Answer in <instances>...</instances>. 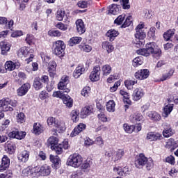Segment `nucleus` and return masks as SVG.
<instances>
[{
	"mask_svg": "<svg viewBox=\"0 0 178 178\" xmlns=\"http://www.w3.org/2000/svg\"><path fill=\"white\" fill-rule=\"evenodd\" d=\"M136 54H138V55H142V56H149V55L152 54L154 56L159 58L162 54V51L159 48H158L156 44L152 42L146 44L145 49H140L137 50Z\"/></svg>",
	"mask_w": 178,
	"mask_h": 178,
	"instance_id": "obj_1",
	"label": "nucleus"
},
{
	"mask_svg": "<svg viewBox=\"0 0 178 178\" xmlns=\"http://www.w3.org/2000/svg\"><path fill=\"white\" fill-rule=\"evenodd\" d=\"M135 166L138 169H143L145 166L147 170H151L154 168V160L147 158L144 154H140L135 159Z\"/></svg>",
	"mask_w": 178,
	"mask_h": 178,
	"instance_id": "obj_2",
	"label": "nucleus"
},
{
	"mask_svg": "<svg viewBox=\"0 0 178 178\" xmlns=\"http://www.w3.org/2000/svg\"><path fill=\"white\" fill-rule=\"evenodd\" d=\"M17 106V101L11 100L9 98H3L0 100V108L3 112H12L13 111V108H16Z\"/></svg>",
	"mask_w": 178,
	"mask_h": 178,
	"instance_id": "obj_3",
	"label": "nucleus"
},
{
	"mask_svg": "<svg viewBox=\"0 0 178 178\" xmlns=\"http://www.w3.org/2000/svg\"><path fill=\"white\" fill-rule=\"evenodd\" d=\"M54 54L59 58H63L65 56V49H66V44L65 42L62 40H57L54 42Z\"/></svg>",
	"mask_w": 178,
	"mask_h": 178,
	"instance_id": "obj_4",
	"label": "nucleus"
},
{
	"mask_svg": "<svg viewBox=\"0 0 178 178\" xmlns=\"http://www.w3.org/2000/svg\"><path fill=\"white\" fill-rule=\"evenodd\" d=\"M82 163L83 157L79 154H71L67 161V165L72 168H79Z\"/></svg>",
	"mask_w": 178,
	"mask_h": 178,
	"instance_id": "obj_5",
	"label": "nucleus"
},
{
	"mask_svg": "<svg viewBox=\"0 0 178 178\" xmlns=\"http://www.w3.org/2000/svg\"><path fill=\"white\" fill-rule=\"evenodd\" d=\"M33 52H34V50L24 47L18 50L17 55L19 58H27V56H29L28 60L29 62H31L33 60V58H34V54H33Z\"/></svg>",
	"mask_w": 178,
	"mask_h": 178,
	"instance_id": "obj_6",
	"label": "nucleus"
},
{
	"mask_svg": "<svg viewBox=\"0 0 178 178\" xmlns=\"http://www.w3.org/2000/svg\"><path fill=\"white\" fill-rule=\"evenodd\" d=\"M22 176L23 177H31V178H38L37 175V167H27L22 170Z\"/></svg>",
	"mask_w": 178,
	"mask_h": 178,
	"instance_id": "obj_7",
	"label": "nucleus"
},
{
	"mask_svg": "<svg viewBox=\"0 0 178 178\" xmlns=\"http://www.w3.org/2000/svg\"><path fill=\"white\" fill-rule=\"evenodd\" d=\"M36 170L38 177H40V176H49L51 175V167L47 164L42 165L40 168L36 166Z\"/></svg>",
	"mask_w": 178,
	"mask_h": 178,
	"instance_id": "obj_8",
	"label": "nucleus"
},
{
	"mask_svg": "<svg viewBox=\"0 0 178 178\" xmlns=\"http://www.w3.org/2000/svg\"><path fill=\"white\" fill-rule=\"evenodd\" d=\"M136 31L135 38L136 40H144V38L147 37L145 31H144V24H139L136 27Z\"/></svg>",
	"mask_w": 178,
	"mask_h": 178,
	"instance_id": "obj_9",
	"label": "nucleus"
},
{
	"mask_svg": "<svg viewBox=\"0 0 178 178\" xmlns=\"http://www.w3.org/2000/svg\"><path fill=\"white\" fill-rule=\"evenodd\" d=\"M145 95V92L144 91V89H143L141 87L136 88L134 89L132 97L134 101L138 102L144 97Z\"/></svg>",
	"mask_w": 178,
	"mask_h": 178,
	"instance_id": "obj_10",
	"label": "nucleus"
},
{
	"mask_svg": "<svg viewBox=\"0 0 178 178\" xmlns=\"http://www.w3.org/2000/svg\"><path fill=\"white\" fill-rule=\"evenodd\" d=\"M99 76H101V67L96 66L90 74V79L91 81H98L99 80Z\"/></svg>",
	"mask_w": 178,
	"mask_h": 178,
	"instance_id": "obj_11",
	"label": "nucleus"
},
{
	"mask_svg": "<svg viewBox=\"0 0 178 178\" xmlns=\"http://www.w3.org/2000/svg\"><path fill=\"white\" fill-rule=\"evenodd\" d=\"M163 128L164 129L163 131V136L165 138H169V137H172L173 134H175V132L173 130H172V127H170V124L164 122L163 124Z\"/></svg>",
	"mask_w": 178,
	"mask_h": 178,
	"instance_id": "obj_12",
	"label": "nucleus"
},
{
	"mask_svg": "<svg viewBox=\"0 0 178 178\" xmlns=\"http://www.w3.org/2000/svg\"><path fill=\"white\" fill-rule=\"evenodd\" d=\"M134 76L138 80H145L149 76V70L147 69L139 70L135 73Z\"/></svg>",
	"mask_w": 178,
	"mask_h": 178,
	"instance_id": "obj_13",
	"label": "nucleus"
},
{
	"mask_svg": "<svg viewBox=\"0 0 178 178\" xmlns=\"http://www.w3.org/2000/svg\"><path fill=\"white\" fill-rule=\"evenodd\" d=\"M10 138H16L17 140H23L26 137V132L19 131L15 129L8 134Z\"/></svg>",
	"mask_w": 178,
	"mask_h": 178,
	"instance_id": "obj_14",
	"label": "nucleus"
},
{
	"mask_svg": "<svg viewBox=\"0 0 178 178\" xmlns=\"http://www.w3.org/2000/svg\"><path fill=\"white\" fill-rule=\"evenodd\" d=\"M31 86L30 83H26L23 84L17 90V94L18 97H23L29 92V90H30Z\"/></svg>",
	"mask_w": 178,
	"mask_h": 178,
	"instance_id": "obj_15",
	"label": "nucleus"
},
{
	"mask_svg": "<svg viewBox=\"0 0 178 178\" xmlns=\"http://www.w3.org/2000/svg\"><path fill=\"white\" fill-rule=\"evenodd\" d=\"M147 140L149 141H159L162 137V134L158 133V132H149L147 134L146 137Z\"/></svg>",
	"mask_w": 178,
	"mask_h": 178,
	"instance_id": "obj_16",
	"label": "nucleus"
},
{
	"mask_svg": "<svg viewBox=\"0 0 178 178\" xmlns=\"http://www.w3.org/2000/svg\"><path fill=\"white\" fill-rule=\"evenodd\" d=\"M56 62L51 60L49 63L48 72L50 77H55L56 76Z\"/></svg>",
	"mask_w": 178,
	"mask_h": 178,
	"instance_id": "obj_17",
	"label": "nucleus"
},
{
	"mask_svg": "<svg viewBox=\"0 0 178 178\" xmlns=\"http://www.w3.org/2000/svg\"><path fill=\"white\" fill-rule=\"evenodd\" d=\"M165 147L168 149H170L171 152L175 151L178 147V140H175L173 138L168 139L166 142Z\"/></svg>",
	"mask_w": 178,
	"mask_h": 178,
	"instance_id": "obj_18",
	"label": "nucleus"
},
{
	"mask_svg": "<svg viewBox=\"0 0 178 178\" xmlns=\"http://www.w3.org/2000/svg\"><path fill=\"white\" fill-rule=\"evenodd\" d=\"M86 124H83V123H80L79 124H78L72 131L70 136L71 137H76V136H77V134H80V133H81V131H83L84 130H86Z\"/></svg>",
	"mask_w": 178,
	"mask_h": 178,
	"instance_id": "obj_19",
	"label": "nucleus"
},
{
	"mask_svg": "<svg viewBox=\"0 0 178 178\" xmlns=\"http://www.w3.org/2000/svg\"><path fill=\"white\" fill-rule=\"evenodd\" d=\"M10 165V159H9V157L8 156L4 155L1 160V163L0 165V170L1 172H3V170H6L8 168H9V165Z\"/></svg>",
	"mask_w": 178,
	"mask_h": 178,
	"instance_id": "obj_20",
	"label": "nucleus"
},
{
	"mask_svg": "<svg viewBox=\"0 0 178 178\" xmlns=\"http://www.w3.org/2000/svg\"><path fill=\"white\" fill-rule=\"evenodd\" d=\"M76 31L79 34H84L86 33V25L82 19H78L75 22Z\"/></svg>",
	"mask_w": 178,
	"mask_h": 178,
	"instance_id": "obj_21",
	"label": "nucleus"
},
{
	"mask_svg": "<svg viewBox=\"0 0 178 178\" xmlns=\"http://www.w3.org/2000/svg\"><path fill=\"white\" fill-rule=\"evenodd\" d=\"M5 67L6 70L11 72L12 70H15V69H19L20 67V63L7 61L5 64Z\"/></svg>",
	"mask_w": 178,
	"mask_h": 178,
	"instance_id": "obj_22",
	"label": "nucleus"
},
{
	"mask_svg": "<svg viewBox=\"0 0 178 178\" xmlns=\"http://www.w3.org/2000/svg\"><path fill=\"white\" fill-rule=\"evenodd\" d=\"M147 116H148L152 122H159V120L162 119L161 114L156 111H149L147 113Z\"/></svg>",
	"mask_w": 178,
	"mask_h": 178,
	"instance_id": "obj_23",
	"label": "nucleus"
},
{
	"mask_svg": "<svg viewBox=\"0 0 178 178\" xmlns=\"http://www.w3.org/2000/svg\"><path fill=\"white\" fill-rule=\"evenodd\" d=\"M49 159L50 161L53 163L52 167L54 169H58L59 166H60V159L59 156L51 154Z\"/></svg>",
	"mask_w": 178,
	"mask_h": 178,
	"instance_id": "obj_24",
	"label": "nucleus"
},
{
	"mask_svg": "<svg viewBox=\"0 0 178 178\" xmlns=\"http://www.w3.org/2000/svg\"><path fill=\"white\" fill-rule=\"evenodd\" d=\"M5 151L8 152L10 155L12 154H15V151H16V145L12 142H7L5 144Z\"/></svg>",
	"mask_w": 178,
	"mask_h": 178,
	"instance_id": "obj_25",
	"label": "nucleus"
},
{
	"mask_svg": "<svg viewBox=\"0 0 178 178\" xmlns=\"http://www.w3.org/2000/svg\"><path fill=\"white\" fill-rule=\"evenodd\" d=\"M33 134L36 136H40L41 133L44 132V126L41 125V124L36 122L33 124Z\"/></svg>",
	"mask_w": 178,
	"mask_h": 178,
	"instance_id": "obj_26",
	"label": "nucleus"
},
{
	"mask_svg": "<svg viewBox=\"0 0 178 178\" xmlns=\"http://www.w3.org/2000/svg\"><path fill=\"white\" fill-rule=\"evenodd\" d=\"M102 49H104V51H106L108 54L113 52V49H115L113 44L108 41L103 42L102 44Z\"/></svg>",
	"mask_w": 178,
	"mask_h": 178,
	"instance_id": "obj_27",
	"label": "nucleus"
},
{
	"mask_svg": "<svg viewBox=\"0 0 178 178\" xmlns=\"http://www.w3.org/2000/svg\"><path fill=\"white\" fill-rule=\"evenodd\" d=\"M173 74H175V69L171 68L167 72L162 74L161 77L160 78V81H166V80H169V79H171Z\"/></svg>",
	"mask_w": 178,
	"mask_h": 178,
	"instance_id": "obj_28",
	"label": "nucleus"
},
{
	"mask_svg": "<svg viewBox=\"0 0 178 178\" xmlns=\"http://www.w3.org/2000/svg\"><path fill=\"white\" fill-rule=\"evenodd\" d=\"M0 48L1 49V54L6 55L10 50V44L8 42H0Z\"/></svg>",
	"mask_w": 178,
	"mask_h": 178,
	"instance_id": "obj_29",
	"label": "nucleus"
},
{
	"mask_svg": "<svg viewBox=\"0 0 178 178\" xmlns=\"http://www.w3.org/2000/svg\"><path fill=\"white\" fill-rule=\"evenodd\" d=\"M124 155V151L122 149H120L117 152H114V154L112 156V160L114 161V162L120 161V159L123 158Z\"/></svg>",
	"mask_w": 178,
	"mask_h": 178,
	"instance_id": "obj_30",
	"label": "nucleus"
},
{
	"mask_svg": "<svg viewBox=\"0 0 178 178\" xmlns=\"http://www.w3.org/2000/svg\"><path fill=\"white\" fill-rule=\"evenodd\" d=\"M175 104H168L165 105L163 108V116L164 118H168L170 113H172Z\"/></svg>",
	"mask_w": 178,
	"mask_h": 178,
	"instance_id": "obj_31",
	"label": "nucleus"
},
{
	"mask_svg": "<svg viewBox=\"0 0 178 178\" xmlns=\"http://www.w3.org/2000/svg\"><path fill=\"white\" fill-rule=\"evenodd\" d=\"M92 112V107L90 106H87L82 108L81 111V118L82 119H86L88 115H90V113Z\"/></svg>",
	"mask_w": 178,
	"mask_h": 178,
	"instance_id": "obj_32",
	"label": "nucleus"
},
{
	"mask_svg": "<svg viewBox=\"0 0 178 178\" xmlns=\"http://www.w3.org/2000/svg\"><path fill=\"white\" fill-rule=\"evenodd\" d=\"M56 130L57 131H65L66 130V124H65V122L63 120H57V122H56V126L54 127Z\"/></svg>",
	"mask_w": 178,
	"mask_h": 178,
	"instance_id": "obj_33",
	"label": "nucleus"
},
{
	"mask_svg": "<svg viewBox=\"0 0 178 178\" xmlns=\"http://www.w3.org/2000/svg\"><path fill=\"white\" fill-rule=\"evenodd\" d=\"M119 35V31L115 29H110L106 33V36L108 37L109 41H114L115 38Z\"/></svg>",
	"mask_w": 178,
	"mask_h": 178,
	"instance_id": "obj_34",
	"label": "nucleus"
},
{
	"mask_svg": "<svg viewBox=\"0 0 178 178\" xmlns=\"http://www.w3.org/2000/svg\"><path fill=\"white\" fill-rule=\"evenodd\" d=\"M30 156V152L24 150L22 152L19 154H18V159L21 162H27L29 161V158Z\"/></svg>",
	"mask_w": 178,
	"mask_h": 178,
	"instance_id": "obj_35",
	"label": "nucleus"
},
{
	"mask_svg": "<svg viewBox=\"0 0 178 178\" xmlns=\"http://www.w3.org/2000/svg\"><path fill=\"white\" fill-rule=\"evenodd\" d=\"M84 72H86V68H84L83 66L79 65L76 67V68L73 72V76L74 79H79L80 76H81V74L84 73Z\"/></svg>",
	"mask_w": 178,
	"mask_h": 178,
	"instance_id": "obj_36",
	"label": "nucleus"
},
{
	"mask_svg": "<svg viewBox=\"0 0 178 178\" xmlns=\"http://www.w3.org/2000/svg\"><path fill=\"white\" fill-rule=\"evenodd\" d=\"M144 117L141 113H135L130 118V120L132 123H138V122H143Z\"/></svg>",
	"mask_w": 178,
	"mask_h": 178,
	"instance_id": "obj_37",
	"label": "nucleus"
},
{
	"mask_svg": "<svg viewBox=\"0 0 178 178\" xmlns=\"http://www.w3.org/2000/svg\"><path fill=\"white\" fill-rule=\"evenodd\" d=\"M58 138L51 136L47 140V145L51 148V149H54V147L58 145Z\"/></svg>",
	"mask_w": 178,
	"mask_h": 178,
	"instance_id": "obj_38",
	"label": "nucleus"
},
{
	"mask_svg": "<svg viewBox=\"0 0 178 178\" xmlns=\"http://www.w3.org/2000/svg\"><path fill=\"white\" fill-rule=\"evenodd\" d=\"M62 99L63 104L66 105L67 108H72V106H73V99H72L70 96L65 95Z\"/></svg>",
	"mask_w": 178,
	"mask_h": 178,
	"instance_id": "obj_39",
	"label": "nucleus"
},
{
	"mask_svg": "<svg viewBox=\"0 0 178 178\" xmlns=\"http://www.w3.org/2000/svg\"><path fill=\"white\" fill-rule=\"evenodd\" d=\"M114 172H116L119 176H126L129 169L126 167L122 168V167H115L113 169Z\"/></svg>",
	"mask_w": 178,
	"mask_h": 178,
	"instance_id": "obj_40",
	"label": "nucleus"
},
{
	"mask_svg": "<svg viewBox=\"0 0 178 178\" xmlns=\"http://www.w3.org/2000/svg\"><path fill=\"white\" fill-rule=\"evenodd\" d=\"M83 38L81 37H72L70 39L68 44L70 47H73L74 45H77V44H80L82 41Z\"/></svg>",
	"mask_w": 178,
	"mask_h": 178,
	"instance_id": "obj_41",
	"label": "nucleus"
},
{
	"mask_svg": "<svg viewBox=\"0 0 178 178\" xmlns=\"http://www.w3.org/2000/svg\"><path fill=\"white\" fill-rule=\"evenodd\" d=\"M119 7L116 4H113L109 6L108 14L109 15H119Z\"/></svg>",
	"mask_w": 178,
	"mask_h": 178,
	"instance_id": "obj_42",
	"label": "nucleus"
},
{
	"mask_svg": "<svg viewBox=\"0 0 178 178\" xmlns=\"http://www.w3.org/2000/svg\"><path fill=\"white\" fill-rule=\"evenodd\" d=\"M176 30L175 29H170L167 31L164 34H163V38L165 40V41H169L175 35Z\"/></svg>",
	"mask_w": 178,
	"mask_h": 178,
	"instance_id": "obj_43",
	"label": "nucleus"
},
{
	"mask_svg": "<svg viewBox=\"0 0 178 178\" xmlns=\"http://www.w3.org/2000/svg\"><path fill=\"white\" fill-rule=\"evenodd\" d=\"M102 72H103L104 76H108L112 72V67L108 64H106L102 67Z\"/></svg>",
	"mask_w": 178,
	"mask_h": 178,
	"instance_id": "obj_44",
	"label": "nucleus"
},
{
	"mask_svg": "<svg viewBox=\"0 0 178 178\" xmlns=\"http://www.w3.org/2000/svg\"><path fill=\"white\" fill-rule=\"evenodd\" d=\"M116 104L113 100H110L106 104V111L108 112H115V107Z\"/></svg>",
	"mask_w": 178,
	"mask_h": 178,
	"instance_id": "obj_45",
	"label": "nucleus"
},
{
	"mask_svg": "<svg viewBox=\"0 0 178 178\" xmlns=\"http://www.w3.org/2000/svg\"><path fill=\"white\" fill-rule=\"evenodd\" d=\"M65 12L64 10L58 9L56 12V19L58 20V22H62L63 18L65 17Z\"/></svg>",
	"mask_w": 178,
	"mask_h": 178,
	"instance_id": "obj_46",
	"label": "nucleus"
},
{
	"mask_svg": "<svg viewBox=\"0 0 178 178\" xmlns=\"http://www.w3.org/2000/svg\"><path fill=\"white\" fill-rule=\"evenodd\" d=\"M124 130L126 131V133H128L129 134H131L134 130H136V127L134 125H129L127 124H124L123 125Z\"/></svg>",
	"mask_w": 178,
	"mask_h": 178,
	"instance_id": "obj_47",
	"label": "nucleus"
},
{
	"mask_svg": "<svg viewBox=\"0 0 178 178\" xmlns=\"http://www.w3.org/2000/svg\"><path fill=\"white\" fill-rule=\"evenodd\" d=\"M134 84H137V81L127 79L124 81V86L128 90H131Z\"/></svg>",
	"mask_w": 178,
	"mask_h": 178,
	"instance_id": "obj_48",
	"label": "nucleus"
},
{
	"mask_svg": "<svg viewBox=\"0 0 178 178\" xmlns=\"http://www.w3.org/2000/svg\"><path fill=\"white\" fill-rule=\"evenodd\" d=\"M126 19V15L122 14L121 15H119L114 21L115 24H118V26H120L123 24V22H124V19Z\"/></svg>",
	"mask_w": 178,
	"mask_h": 178,
	"instance_id": "obj_49",
	"label": "nucleus"
},
{
	"mask_svg": "<svg viewBox=\"0 0 178 178\" xmlns=\"http://www.w3.org/2000/svg\"><path fill=\"white\" fill-rule=\"evenodd\" d=\"M79 115H80V111L78 110H73L71 112V119L73 122H79Z\"/></svg>",
	"mask_w": 178,
	"mask_h": 178,
	"instance_id": "obj_50",
	"label": "nucleus"
},
{
	"mask_svg": "<svg viewBox=\"0 0 178 178\" xmlns=\"http://www.w3.org/2000/svg\"><path fill=\"white\" fill-rule=\"evenodd\" d=\"M58 120H56L54 117H49L47 120V123L49 127H55Z\"/></svg>",
	"mask_w": 178,
	"mask_h": 178,
	"instance_id": "obj_51",
	"label": "nucleus"
},
{
	"mask_svg": "<svg viewBox=\"0 0 178 178\" xmlns=\"http://www.w3.org/2000/svg\"><path fill=\"white\" fill-rule=\"evenodd\" d=\"M67 86L66 83L60 81L58 84V90H61L63 92L68 94V92H70V89L66 88Z\"/></svg>",
	"mask_w": 178,
	"mask_h": 178,
	"instance_id": "obj_52",
	"label": "nucleus"
},
{
	"mask_svg": "<svg viewBox=\"0 0 178 178\" xmlns=\"http://www.w3.org/2000/svg\"><path fill=\"white\" fill-rule=\"evenodd\" d=\"M33 87L36 91H38V90H41V88H42V83H41L40 79L35 78L34 79Z\"/></svg>",
	"mask_w": 178,
	"mask_h": 178,
	"instance_id": "obj_53",
	"label": "nucleus"
},
{
	"mask_svg": "<svg viewBox=\"0 0 178 178\" xmlns=\"http://www.w3.org/2000/svg\"><path fill=\"white\" fill-rule=\"evenodd\" d=\"M79 48L81 51H83V52H91L92 51V47L89 44H81L79 46Z\"/></svg>",
	"mask_w": 178,
	"mask_h": 178,
	"instance_id": "obj_54",
	"label": "nucleus"
},
{
	"mask_svg": "<svg viewBox=\"0 0 178 178\" xmlns=\"http://www.w3.org/2000/svg\"><path fill=\"white\" fill-rule=\"evenodd\" d=\"M143 57H136L133 60V66L134 67H137L138 66H141L143 65Z\"/></svg>",
	"mask_w": 178,
	"mask_h": 178,
	"instance_id": "obj_55",
	"label": "nucleus"
},
{
	"mask_svg": "<svg viewBox=\"0 0 178 178\" xmlns=\"http://www.w3.org/2000/svg\"><path fill=\"white\" fill-rule=\"evenodd\" d=\"M55 27H56V29H58V30H60L61 31H66V30L69 29V25L67 24H65L62 22H58L55 25Z\"/></svg>",
	"mask_w": 178,
	"mask_h": 178,
	"instance_id": "obj_56",
	"label": "nucleus"
},
{
	"mask_svg": "<svg viewBox=\"0 0 178 178\" xmlns=\"http://www.w3.org/2000/svg\"><path fill=\"white\" fill-rule=\"evenodd\" d=\"M51 149L54 150L58 155H60V154L63 152V145H57L56 146H54Z\"/></svg>",
	"mask_w": 178,
	"mask_h": 178,
	"instance_id": "obj_57",
	"label": "nucleus"
},
{
	"mask_svg": "<svg viewBox=\"0 0 178 178\" xmlns=\"http://www.w3.org/2000/svg\"><path fill=\"white\" fill-rule=\"evenodd\" d=\"M17 123H24L26 122V116L23 113H19L17 115Z\"/></svg>",
	"mask_w": 178,
	"mask_h": 178,
	"instance_id": "obj_58",
	"label": "nucleus"
},
{
	"mask_svg": "<svg viewBox=\"0 0 178 178\" xmlns=\"http://www.w3.org/2000/svg\"><path fill=\"white\" fill-rule=\"evenodd\" d=\"M90 92H91V88H90L89 86H86L83 88V90L81 91V95H83V97H85L86 98H87V97H88L90 95Z\"/></svg>",
	"mask_w": 178,
	"mask_h": 178,
	"instance_id": "obj_59",
	"label": "nucleus"
},
{
	"mask_svg": "<svg viewBox=\"0 0 178 178\" xmlns=\"http://www.w3.org/2000/svg\"><path fill=\"white\" fill-rule=\"evenodd\" d=\"M25 41L29 45H33L34 44V35L31 34H27Z\"/></svg>",
	"mask_w": 178,
	"mask_h": 178,
	"instance_id": "obj_60",
	"label": "nucleus"
},
{
	"mask_svg": "<svg viewBox=\"0 0 178 178\" xmlns=\"http://www.w3.org/2000/svg\"><path fill=\"white\" fill-rule=\"evenodd\" d=\"M131 16H129L126 18L124 22L123 23V24H122L121 28L122 29H126V27H129V26H130V24H131Z\"/></svg>",
	"mask_w": 178,
	"mask_h": 178,
	"instance_id": "obj_61",
	"label": "nucleus"
},
{
	"mask_svg": "<svg viewBox=\"0 0 178 178\" xmlns=\"http://www.w3.org/2000/svg\"><path fill=\"white\" fill-rule=\"evenodd\" d=\"M48 35L50 37H60L62 35V32L56 30V31H48Z\"/></svg>",
	"mask_w": 178,
	"mask_h": 178,
	"instance_id": "obj_62",
	"label": "nucleus"
},
{
	"mask_svg": "<svg viewBox=\"0 0 178 178\" xmlns=\"http://www.w3.org/2000/svg\"><path fill=\"white\" fill-rule=\"evenodd\" d=\"M65 95V92L63 91H56L53 92V97H55L56 98H60V99H63Z\"/></svg>",
	"mask_w": 178,
	"mask_h": 178,
	"instance_id": "obj_63",
	"label": "nucleus"
},
{
	"mask_svg": "<svg viewBox=\"0 0 178 178\" xmlns=\"http://www.w3.org/2000/svg\"><path fill=\"white\" fill-rule=\"evenodd\" d=\"M12 176H13V175L10 170L4 174H0V178H12Z\"/></svg>",
	"mask_w": 178,
	"mask_h": 178,
	"instance_id": "obj_64",
	"label": "nucleus"
}]
</instances>
